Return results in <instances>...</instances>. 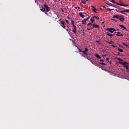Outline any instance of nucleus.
I'll return each mask as SVG.
<instances>
[{
    "mask_svg": "<svg viewBox=\"0 0 129 129\" xmlns=\"http://www.w3.org/2000/svg\"><path fill=\"white\" fill-rule=\"evenodd\" d=\"M116 36H117V37H120L121 36H123V34H120V32H117V34H115Z\"/></svg>",
    "mask_w": 129,
    "mask_h": 129,
    "instance_id": "obj_8",
    "label": "nucleus"
},
{
    "mask_svg": "<svg viewBox=\"0 0 129 129\" xmlns=\"http://www.w3.org/2000/svg\"><path fill=\"white\" fill-rule=\"evenodd\" d=\"M109 63H110V64H111V61H110V62H109Z\"/></svg>",
    "mask_w": 129,
    "mask_h": 129,
    "instance_id": "obj_50",
    "label": "nucleus"
},
{
    "mask_svg": "<svg viewBox=\"0 0 129 129\" xmlns=\"http://www.w3.org/2000/svg\"><path fill=\"white\" fill-rule=\"evenodd\" d=\"M91 63H92V64H93L94 65H96V66L97 65V64H96L95 62L92 61V60H91Z\"/></svg>",
    "mask_w": 129,
    "mask_h": 129,
    "instance_id": "obj_33",
    "label": "nucleus"
},
{
    "mask_svg": "<svg viewBox=\"0 0 129 129\" xmlns=\"http://www.w3.org/2000/svg\"><path fill=\"white\" fill-rule=\"evenodd\" d=\"M104 60H103V59L100 60V62H104Z\"/></svg>",
    "mask_w": 129,
    "mask_h": 129,
    "instance_id": "obj_37",
    "label": "nucleus"
},
{
    "mask_svg": "<svg viewBox=\"0 0 129 129\" xmlns=\"http://www.w3.org/2000/svg\"><path fill=\"white\" fill-rule=\"evenodd\" d=\"M68 19H70V17H69V16H68Z\"/></svg>",
    "mask_w": 129,
    "mask_h": 129,
    "instance_id": "obj_48",
    "label": "nucleus"
},
{
    "mask_svg": "<svg viewBox=\"0 0 129 129\" xmlns=\"http://www.w3.org/2000/svg\"><path fill=\"white\" fill-rule=\"evenodd\" d=\"M85 59H87L88 60H89V58L88 56H86Z\"/></svg>",
    "mask_w": 129,
    "mask_h": 129,
    "instance_id": "obj_39",
    "label": "nucleus"
},
{
    "mask_svg": "<svg viewBox=\"0 0 129 129\" xmlns=\"http://www.w3.org/2000/svg\"><path fill=\"white\" fill-rule=\"evenodd\" d=\"M112 47H113V48H115V45H112Z\"/></svg>",
    "mask_w": 129,
    "mask_h": 129,
    "instance_id": "obj_43",
    "label": "nucleus"
},
{
    "mask_svg": "<svg viewBox=\"0 0 129 129\" xmlns=\"http://www.w3.org/2000/svg\"><path fill=\"white\" fill-rule=\"evenodd\" d=\"M82 57H83L84 58H86V56L85 55V54H82L81 55Z\"/></svg>",
    "mask_w": 129,
    "mask_h": 129,
    "instance_id": "obj_34",
    "label": "nucleus"
},
{
    "mask_svg": "<svg viewBox=\"0 0 129 129\" xmlns=\"http://www.w3.org/2000/svg\"><path fill=\"white\" fill-rule=\"evenodd\" d=\"M43 7H45V11H46L47 13L50 11V7H49V6H48L47 5H44Z\"/></svg>",
    "mask_w": 129,
    "mask_h": 129,
    "instance_id": "obj_6",
    "label": "nucleus"
},
{
    "mask_svg": "<svg viewBox=\"0 0 129 129\" xmlns=\"http://www.w3.org/2000/svg\"><path fill=\"white\" fill-rule=\"evenodd\" d=\"M96 43H98L99 44H100V43H99V41L98 40H96Z\"/></svg>",
    "mask_w": 129,
    "mask_h": 129,
    "instance_id": "obj_38",
    "label": "nucleus"
},
{
    "mask_svg": "<svg viewBox=\"0 0 129 129\" xmlns=\"http://www.w3.org/2000/svg\"><path fill=\"white\" fill-rule=\"evenodd\" d=\"M95 57H96L97 59H101V57L99 55H98V54L95 53Z\"/></svg>",
    "mask_w": 129,
    "mask_h": 129,
    "instance_id": "obj_12",
    "label": "nucleus"
},
{
    "mask_svg": "<svg viewBox=\"0 0 129 129\" xmlns=\"http://www.w3.org/2000/svg\"><path fill=\"white\" fill-rule=\"evenodd\" d=\"M72 24H74V21L73 20H71Z\"/></svg>",
    "mask_w": 129,
    "mask_h": 129,
    "instance_id": "obj_35",
    "label": "nucleus"
},
{
    "mask_svg": "<svg viewBox=\"0 0 129 129\" xmlns=\"http://www.w3.org/2000/svg\"><path fill=\"white\" fill-rule=\"evenodd\" d=\"M113 36H114V34H112V37H113Z\"/></svg>",
    "mask_w": 129,
    "mask_h": 129,
    "instance_id": "obj_46",
    "label": "nucleus"
},
{
    "mask_svg": "<svg viewBox=\"0 0 129 129\" xmlns=\"http://www.w3.org/2000/svg\"><path fill=\"white\" fill-rule=\"evenodd\" d=\"M60 25L63 29H66V26H65V22L62 21L60 22Z\"/></svg>",
    "mask_w": 129,
    "mask_h": 129,
    "instance_id": "obj_5",
    "label": "nucleus"
},
{
    "mask_svg": "<svg viewBox=\"0 0 129 129\" xmlns=\"http://www.w3.org/2000/svg\"><path fill=\"white\" fill-rule=\"evenodd\" d=\"M86 23V20H82V25H83V24H85Z\"/></svg>",
    "mask_w": 129,
    "mask_h": 129,
    "instance_id": "obj_27",
    "label": "nucleus"
},
{
    "mask_svg": "<svg viewBox=\"0 0 129 129\" xmlns=\"http://www.w3.org/2000/svg\"><path fill=\"white\" fill-rule=\"evenodd\" d=\"M62 12H64V11L62 10Z\"/></svg>",
    "mask_w": 129,
    "mask_h": 129,
    "instance_id": "obj_53",
    "label": "nucleus"
},
{
    "mask_svg": "<svg viewBox=\"0 0 129 129\" xmlns=\"http://www.w3.org/2000/svg\"><path fill=\"white\" fill-rule=\"evenodd\" d=\"M92 11H93V12H94V13H97L96 11H97V10H96V9H95V7L93 6H92Z\"/></svg>",
    "mask_w": 129,
    "mask_h": 129,
    "instance_id": "obj_15",
    "label": "nucleus"
},
{
    "mask_svg": "<svg viewBox=\"0 0 129 129\" xmlns=\"http://www.w3.org/2000/svg\"><path fill=\"white\" fill-rule=\"evenodd\" d=\"M106 42L108 43V44H114V42L112 40H111L110 41H106Z\"/></svg>",
    "mask_w": 129,
    "mask_h": 129,
    "instance_id": "obj_17",
    "label": "nucleus"
},
{
    "mask_svg": "<svg viewBox=\"0 0 129 129\" xmlns=\"http://www.w3.org/2000/svg\"><path fill=\"white\" fill-rule=\"evenodd\" d=\"M113 18L114 19H115V18H116V19H119V18H120V16H118V15H114V16H113Z\"/></svg>",
    "mask_w": 129,
    "mask_h": 129,
    "instance_id": "obj_16",
    "label": "nucleus"
},
{
    "mask_svg": "<svg viewBox=\"0 0 129 129\" xmlns=\"http://www.w3.org/2000/svg\"><path fill=\"white\" fill-rule=\"evenodd\" d=\"M92 26H93V29H94V28H99V25H98L95 23L93 24Z\"/></svg>",
    "mask_w": 129,
    "mask_h": 129,
    "instance_id": "obj_7",
    "label": "nucleus"
},
{
    "mask_svg": "<svg viewBox=\"0 0 129 129\" xmlns=\"http://www.w3.org/2000/svg\"><path fill=\"white\" fill-rule=\"evenodd\" d=\"M79 16H80V17H81V18H84V15H82V12L79 13Z\"/></svg>",
    "mask_w": 129,
    "mask_h": 129,
    "instance_id": "obj_18",
    "label": "nucleus"
},
{
    "mask_svg": "<svg viewBox=\"0 0 129 129\" xmlns=\"http://www.w3.org/2000/svg\"><path fill=\"white\" fill-rule=\"evenodd\" d=\"M106 34L107 36H108L109 37H110V38H112V35L111 34H110V33L107 32L106 33Z\"/></svg>",
    "mask_w": 129,
    "mask_h": 129,
    "instance_id": "obj_10",
    "label": "nucleus"
},
{
    "mask_svg": "<svg viewBox=\"0 0 129 129\" xmlns=\"http://www.w3.org/2000/svg\"><path fill=\"white\" fill-rule=\"evenodd\" d=\"M99 64H100L101 65H106V63L103 62H99Z\"/></svg>",
    "mask_w": 129,
    "mask_h": 129,
    "instance_id": "obj_30",
    "label": "nucleus"
},
{
    "mask_svg": "<svg viewBox=\"0 0 129 129\" xmlns=\"http://www.w3.org/2000/svg\"><path fill=\"white\" fill-rule=\"evenodd\" d=\"M106 30L109 32V33H113L116 32V30L113 28H106Z\"/></svg>",
    "mask_w": 129,
    "mask_h": 129,
    "instance_id": "obj_3",
    "label": "nucleus"
},
{
    "mask_svg": "<svg viewBox=\"0 0 129 129\" xmlns=\"http://www.w3.org/2000/svg\"><path fill=\"white\" fill-rule=\"evenodd\" d=\"M114 9H111L110 8H107V11L108 12H111V11H113Z\"/></svg>",
    "mask_w": 129,
    "mask_h": 129,
    "instance_id": "obj_22",
    "label": "nucleus"
},
{
    "mask_svg": "<svg viewBox=\"0 0 129 129\" xmlns=\"http://www.w3.org/2000/svg\"><path fill=\"white\" fill-rule=\"evenodd\" d=\"M40 11H41L43 13H45V12H46V8H45V7H41V8L40 9Z\"/></svg>",
    "mask_w": 129,
    "mask_h": 129,
    "instance_id": "obj_11",
    "label": "nucleus"
},
{
    "mask_svg": "<svg viewBox=\"0 0 129 129\" xmlns=\"http://www.w3.org/2000/svg\"><path fill=\"white\" fill-rule=\"evenodd\" d=\"M83 34H85V33L84 32H83Z\"/></svg>",
    "mask_w": 129,
    "mask_h": 129,
    "instance_id": "obj_52",
    "label": "nucleus"
},
{
    "mask_svg": "<svg viewBox=\"0 0 129 129\" xmlns=\"http://www.w3.org/2000/svg\"><path fill=\"white\" fill-rule=\"evenodd\" d=\"M118 51L121 52H123V50L121 49V48H118Z\"/></svg>",
    "mask_w": 129,
    "mask_h": 129,
    "instance_id": "obj_26",
    "label": "nucleus"
},
{
    "mask_svg": "<svg viewBox=\"0 0 129 129\" xmlns=\"http://www.w3.org/2000/svg\"><path fill=\"white\" fill-rule=\"evenodd\" d=\"M116 5H117V6H121V7H128V5H125L123 2H119V3H116Z\"/></svg>",
    "mask_w": 129,
    "mask_h": 129,
    "instance_id": "obj_4",
    "label": "nucleus"
},
{
    "mask_svg": "<svg viewBox=\"0 0 129 129\" xmlns=\"http://www.w3.org/2000/svg\"><path fill=\"white\" fill-rule=\"evenodd\" d=\"M90 21L91 22V23L92 24H93L95 20H94V18L93 17V18H91V19H90Z\"/></svg>",
    "mask_w": 129,
    "mask_h": 129,
    "instance_id": "obj_19",
    "label": "nucleus"
},
{
    "mask_svg": "<svg viewBox=\"0 0 129 129\" xmlns=\"http://www.w3.org/2000/svg\"><path fill=\"white\" fill-rule=\"evenodd\" d=\"M42 1H44V0H42Z\"/></svg>",
    "mask_w": 129,
    "mask_h": 129,
    "instance_id": "obj_54",
    "label": "nucleus"
},
{
    "mask_svg": "<svg viewBox=\"0 0 129 129\" xmlns=\"http://www.w3.org/2000/svg\"><path fill=\"white\" fill-rule=\"evenodd\" d=\"M89 18H90V16L87 17V18L84 19V21H88V19H89Z\"/></svg>",
    "mask_w": 129,
    "mask_h": 129,
    "instance_id": "obj_32",
    "label": "nucleus"
},
{
    "mask_svg": "<svg viewBox=\"0 0 129 129\" xmlns=\"http://www.w3.org/2000/svg\"><path fill=\"white\" fill-rule=\"evenodd\" d=\"M78 9H79V10H80V7H78V8H77Z\"/></svg>",
    "mask_w": 129,
    "mask_h": 129,
    "instance_id": "obj_45",
    "label": "nucleus"
},
{
    "mask_svg": "<svg viewBox=\"0 0 129 129\" xmlns=\"http://www.w3.org/2000/svg\"><path fill=\"white\" fill-rule=\"evenodd\" d=\"M124 13H129V9L123 11Z\"/></svg>",
    "mask_w": 129,
    "mask_h": 129,
    "instance_id": "obj_28",
    "label": "nucleus"
},
{
    "mask_svg": "<svg viewBox=\"0 0 129 129\" xmlns=\"http://www.w3.org/2000/svg\"><path fill=\"white\" fill-rule=\"evenodd\" d=\"M123 12H124L123 11H120V13H121V14H123V15H126V13H124Z\"/></svg>",
    "mask_w": 129,
    "mask_h": 129,
    "instance_id": "obj_31",
    "label": "nucleus"
},
{
    "mask_svg": "<svg viewBox=\"0 0 129 129\" xmlns=\"http://www.w3.org/2000/svg\"><path fill=\"white\" fill-rule=\"evenodd\" d=\"M86 2H88L89 0H86Z\"/></svg>",
    "mask_w": 129,
    "mask_h": 129,
    "instance_id": "obj_51",
    "label": "nucleus"
},
{
    "mask_svg": "<svg viewBox=\"0 0 129 129\" xmlns=\"http://www.w3.org/2000/svg\"><path fill=\"white\" fill-rule=\"evenodd\" d=\"M93 24H92V23H89L87 26H90V27H91V26H93Z\"/></svg>",
    "mask_w": 129,
    "mask_h": 129,
    "instance_id": "obj_23",
    "label": "nucleus"
},
{
    "mask_svg": "<svg viewBox=\"0 0 129 129\" xmlns=\"http://www.w3.org/2000/svg\"><path fill=\"white\" fill-rule=\"evenodd\" d=\"M81 3H82V4H83L84 5H86V2L85 1H82Z\"/></svg>",
    "mask_w": 129,
    "mask_h": 129,
    "instance_id": "obj_25",
    "label": "nucleus"
},
{
    "mask_svg": "<svg viewBox=\"0 0 129 129\" xmlns=\"http://www.w3.org/2000/svg\"><path fill=\"white\" fill-rule=\"evenodd\" d=\"M117 60L119 61V64H121V65H123V67L124 68H125V70L127 71H129L128 69L129 67L127 65H129V63L126 61H123V60L121 59L120 58H117Z\"/></svg>",
    "mask_w": 129,
    "mask_h": 129,
    "instance_id": "obj_1",
    "label": "nucleus"
},
{
    "mask_svg": "<svg viewBox=\"0 0 129 129\" xmlns=\"http://www.w3.org/2000/svg\"><path fill=\"white\" fill-rule=\"evenodd\" d=\"M125 46H126V47H127V44H125Z\"/></svg>",
    "mask_w": 129,
    "mask_h": 129,
    "instance_id": "obj_47",
    "label": "nucleus"
},
{
    "mask_svg": "<svg viewBox=\"0 0 129 129\" xmlns=\"http://www.w3.org/2000/svg\"><path fill=\"white\" fill-rule=\"evenodd\" d=\"M66 30L67 32H69V29H66Z\"/></svg>",
    "mask_w": 129,
    "mask_h": 129,
    "instance_id": "obj_42",
    "label": "nucleus"
},
{
    "mask_svg": "<svg viewBox=\"0 0 129 129\" xmlns=\"http://www.w3.org/2000/svg\"><path fill=\"white\" fill-rule=\"evenodd\" d=\"M119 21L121 22H124V18H119Z\"/></svg>",
    "mask_w": 129,
    "mask_h": 129,
    "instance_id": "obj_20",
    "label": "nucleus"
},
{
    "mask_svg": "<svg viewBox=\"0 0 129 129\" xmlns=\"http://www.w3.org/2000/svg\"><path fill=\"white\" fill-rule=\"evenodd\" d=\"M107 5L108 6H109L110 7H113V8H115V6L114 5L111 4V3H107Z\"/></svg>",
    "mask_w": 129,
    "mask_h": 129,
    "instance_id": "obj_13",
    "label": "nucleus"
},
{
    "mask_svg": "<svg viewBox=\"0 0 129 129\" xmlns=\"http://www.w3.org/2000/svg\"><path fill=\"white\" fill-rule=\"evenodd\" d=\"M93 18L94 19H96V20H99V17H98V16H94L93 17Z\"/></svg>",
    "mask_w": 129,
    "mask_h": 129,
    "instance_id": "obj_21",
    "label": "nucleus"
},
{
    "mask_svg": "<svg viewBox=\"0 0 129 129\" xmlns=\"http://www.w3.org/2000/svg\"><path fill=\"white\" fill-rule=\"evenodd\" d=\"M73 25V27H76V26H75V25L74 24V23L72 24Z\"/></svg>",
    "mask_w": 129,
    "mask_h": 129,
    "instance_id": "obj_41",
    "label": "nucleus"
},
{
    "mask_svg": "<svg viewBox=\"0 0 129 129\" xmlns=\"http://www.w3.org/2000/svg\"><path fill=\"white\" fill-rule=\"evenodd\" d=\"M106 60L108 62H109V59L108 58H107L106 59Z\"/></svg>",
    "mask_w": 129,
    "mask_h": 129,
    "instance_id": "obj_36",
    "label": "nucleus"
},
{
    "mask_svg": "<svg viewBox=\"0 0 129 129\" xmlns=\"http://www.w3.org/2000/svg\"><path fill=\"white\" fill-rule=\"evenodd\" d=\"M110 2H111V3H112L113 4H116V2H115V1L114 0H110Z\"/></svg>",
    "mask_w": 129,
    "mask_h": 129,
    "instance_id": "obj_24",
    "label": "nucleus"
},
{
    "mask_svg": "<svg viewBox=\"0 0 129 129\" xmlns=\"http://www.w3.org/2000/svg\"><path fill=\"white\" fill-rule=\"evenodd\" d=\"M87 30H88V31H90V30L93 29V27H92V28H87Z\"/></svg>",
    "mask_w": 129,
    "mask_h": 129,
    "instance_id": "obj_29",
    "label": "nucleus"
},
{
    "mask_svg": "<svg viewBox=\"0 0 129 129\" xmlns=\"http://www.w3.org/2000/svg\"><path fill=\"white\" fill-rule=\"evenodd\" d=\"M73 32L74 33V34H76V32H77V28H76V26H75V27H74V29H73Z\"/></svg>",
    "mask_w": 129,
    "mask_h": 129,
    "instance_id": "obj_9",
    "label": "nucleus"
},
{
    "mask_svg": "<svg viewBox=\"0 0 129 129\" xmlns=\"http://www.w3.org/2000/svg\"><path fill=\"white\" fill-rule=\"evenodd\" d=\"M66 23H67V24H69V22L68 21V20H66Z\"/></svg>",
    "mask_w": 129,
    "mask_h": 129,
    "instance_id": "obj_40",
    "label": "nucleus"
},
{
    "mask_svg": "<svg viewBox=\"0 0 129 129\" xmlns=\"http://www.w3.org/2000/svg\"><path fill=\"white\" fill-rule=\"evenodd\" d=\"M123 45H124V46L125 45V43H124V42H122Z\"/></svg>",
    "mask_w": 129,
    "mask_h": 129,
    "instance_id": "obj_44",
    "label": "nucleus"
},
{
    "mask_svg": "<svg viewBox=\"0 0 129 129\" xmlns=\"http://www.w3.org/2000/svg\"><path fill=\"white\" fill-rule=\"evenodd\" d=\"M116 31H119V30L116 29Z\"/></svg>",
    "mask_w": 129,
    "mask_h": 129,
    "instance_id": "obj_49",
    "label": "nucleus"
},
{
    "mask_svg": "<svg viewBox=\"0 0 129 129\" xmlns=\"http://www.w3.org/2000/svg\"><path fill=\"white\" fill-rule=\"evenodd\" d=\"M119 26L120 28H122V29H124V30H127V29H126V27H125L124 26H123L122 25H119Z\"/></svg>",
    "mask_w": 129,
    "mask_h": 129,
    "instance_id": "obj_14",
    "label": "nucleus"
},
{
    "mask_svg": "<svg viewBox=\"0 0 129 129\" xmlns=\"http://www.w3.org/2000/svg\"><path fill=\"white\" fill-rule=\"evenodd\" d=\"M78 50H79V52H82L83 54H84L86 56H88V55H90V53H88V48L87 47H85L84 48V50H81V49H80L79 47H77Z\"/></svg>",
    "mask_w": 129,
    "mask_h": 129,
    "instance_id": "obj_2",
    "label": "nucleus"
}]
</instances>
